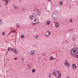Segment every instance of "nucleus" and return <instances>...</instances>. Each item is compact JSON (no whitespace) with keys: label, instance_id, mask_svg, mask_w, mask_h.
Segmentation results:
<instances>
[{"label":"nucleus","instance_id":"obj_17","mask_svg":"<svg viewBox=\"0 0 78 78\" xmlns=\"http://www.w3.org/2000/svg\"><path fill=\"white\" fill-rule=\"evenodd\" d=\"M66 65L68 67H70V66H69V65H70V64H69V63H68Z\"/></svg>","mask_w":78,"mask_h":78},{"label":"nucleus","instance_id":"obj_12","mask_svg":"<svg viewBox=\"0 0 78 78\" xmlns=\"http://www.w3.org/2000/svg\"><path fill=\"white\" fill-rule=\"evenodd\" d=\"M9 2V1L8 0L4 4V5H5V6H6V5H7V4H8V2Z\"/></svg>","mask_w":78,"mask_h":78},{"label":"nucleus","instance_id":"obj_38","mask_svg":"<svg viewBox=\"0 0 78 78\" xmlns=\"http://www.w3.org/2000/svg\"><path fill=\"white\" fill-rule=\"evenodd\" d=\"M49 78H51V76L50 75H49Z\"/></svg>","mask_w":78,"mask_h":78},{"label":"nucleus","instance_id":"obj_30","mask_svg":"<svg viewBox=\"0 0 78 78\" xmlns=\"http://www.w3.org/2000/svg\"><path fill=\"white\" fill-rule=\"evenodd\" d=\"M28 67L29 68H30V64H29L28 65Z\"/></svg>","mask_w":78,"mask_h":78},{"label":"nucleus","instance_id":"obj_13","mask_svg":"<svg viewBox=\"0 0 78 78\" xmlns=\"http://www.w3.org/2000/svg\"><path fill=\"white\" fill-rule=\"evenodd\" d=\"M47 23L48 25H50V21L48 20L47 21Z\"/></svg>","mask_w":78,"mask_h":78},{"label":"nucleus","instance_id":"obj_27","mask_svg":"<svg viewBox=\"0 0 78 78\" xmlns=\"http://www.w3.org/2000/svg\"><path fill=\"white\" fill-rule=\"evenodd\" d=\"M38 36H37V35L35 37V39H37V38H38Z\"/></svg>","mask_w":78,"mask_h":78},{"label":"nucleus","instance_id":"obj_31","mask_svg":"<svg viewBox=\"0 0 78 78\" xmlns=\"http://www.w3.org/2000/svg\"><path fill=\"white\" fill-rule=\"evenodd\" d=\"M48 35H50V32H48Z\"/></svg>","mask_w":78,"mask_h":78},{"label":"nucleus","instance_id":"obj_9","mask_svg":"<svg viewBox=\"0 0 78 78\" xmlns=\"http://www.w3.org/2000/svg\"><path fill=\"white\" fill-rule=\"evenodd\" d=\"M33 17H35V14H34V15L32 16H30V19H32V18H33Z\"/></svg>","mask_w":78,"mask_h":78},{"label":"nucleus","instance_id":"obj_49","mask_svg":"<svg viewBox=\"0 0 78 78\" xmlns=\"http://www.w3.org/2000/svg\"><path fill=\"white\" fill-rule=\"evenodd\" d=\"M23 59H22V60H23Z\"/></svg>","mask_w":78,"mask_h":78},{"label":"nucleus","instance_id":"obj_24","mask_svg":"<svg viewBox=\"0 0 78 78\" xmlns=\"http://www.w3.org/2000/svg\"><path fill=\"white\" fill-rule=\"evenodd\" d=\"M32 72H33V73H34V72H35V69H33L32 70Z\"/></svg>","mask_w":78,"mask_h":78},{"label":"nucleus","instance_id":"obj_2","mask_svg":"<svg viewBox=\"0 0 78 78\" xmlns=\"http://www.w3.org/2000/svg\"><path fill=\"white\" fill-rule=\"evenodd\" d=\"M37 19L36 18H33L32 20V24L33 25H35L36 24H37Z\"/></svg>","mask_w":78,"mask_h":78},{"label":"nucleus","instance_id":"obj_37","mask_svg":"<svg viewBox=\"0 0 78 78\" xmlns=\"http://www.w3.org/2000/svg\"><path fill=\"white\" fill-rule=\"evenodd\" d=\"M72 31V29H71V30H69V31Z\"/></svg>","mask_w":78,"mask_h":78},{"label":"nucleus","instance_id":"obj_18","mask_svg":"<svg viewBox=\"0 0 78 78\" xmlns=\"http://www.w3.org/2000/svg\"><path fill=\"white\" fill-rule=\"evenodd\" d=\"M67 63V60H66L65 62V65H66Z\"/></svg>","mask_w":78,"mask_h":78},{"label":"nucleus","instance_id":"obj_48","mask_svg":"<svg viewBox=\"0 0 78 78\" xmlns=\"http://www.w3.org/2000/svg\"><path fill=\"white\" fill-rule=\"evenodd\" d=\"M49 75H51V73H49Z\"/></svg>","mask_w":78,"mask_h":78},{"label":"nucleus","instance_id":"obj_47","mask_svg":"<svg viewBox=\"0 0 78 78\" xmlns=\"http://www.w3.org/2000/svg\"><path fill=\"white\" fill-rule=\"evenodd\" d=\"M47 11V12H50V11Z\"/></svg>","mask_w":78,"mask_h":78},{"label":"nucleus","instance_id":"obj_28","mask_svg":"<svg viewBox=\"0 0 78 78\" xmlns=\"http://www.w3.org/2000/svg\"><path fill=\"white\" fill-rule=\"evenodd\" d=\"M18 54V51H16L15 52V54Z\"/></svg>","mask_w":78,"mask_h":78},{"label":"nucleus","instance_id":"obj_14","mask_svg":"<svg viewBox=\"0 0 78 78\" xmlns=\"http://www.w3.org/2000/svg\"><path fill=\"white\" fill-rule=\"evenodd\" d=\"M50 60H51V61H52V60H53L54 59V58L53 57L51 56L50 57Z\"/></svg>","mask_w":78,"mask_h":78},{"label":"nucleus","instance_id":"obj_16","mask_svg":"<svg viewBox=\"0 0 78 78\" xmlns=\"http://www.w3.org/2000/svg\"><path fill=\"white\" fill-rule=\"evenodd\" d=\"M19 23H17L16 24V27H18V28H19L20 26H19Z\"/></svg>","mask_w":78,"mask_h":78},{"label":"nucleus","instance_id":"obj_41","mask_svg":"<svg viewBox=\"0 0 78 78\" xmlns=\"http://www.w3.org/2000/svg\"><path fill=\"white\" fill-rule=\"evenodd\" d=\"M19 2L20 3H21V1L20 0L19 1Z\"/></svg>","mask_w":78,"mask_h":78},{"label":"nucleus","instance_id":"obj_6","mask_svg":"<svg viewBox=\"0 0 78 78\" xmlns=\"http://www.w3.org/2000/svg\"><path fill=\"white\" fill-rule=\"evenodd\" d=\"M58 23H55V28H58Z\"/></svg>","mask_w":78,"mask_h":78},{"label":"nucleus","instance_id":"obj_26","mask_svg":"<svg viewBox=\"0 0 78 78\" xmlns=\"http://www.w3.org/2000/svg\"><path fill=\"white\" fill-rule=\"evenodd\" d=\"M5 32H2V35L3 36H4V35H5Z\"/></svg>","mask_w":78,"mask_h":78},{"label":"nucleus","instance_id":"obj_23","mask_svg":"<svg viewBox=\"0 0 78 78\" xmlns=\"http://www.w3.org/2000/svg\"><path fill=\"white\" fill-rule=\"evenodd\" d=\"M16 51V49H15L14 50H13V52H14V53H15Z\"/></svg>","mask_w":78,"mask_h":78},{"label":"nucleus","instance_id":"obj_43","mask_svg":"<svg viewBox=\"0 0 78 78\" xmlns=\"http://www.w3.org/2000/svg\"><path fill=\"white\" fill-rule=\"evenodd\" d=\"M7 0H3V1H6Z\"/></svg>","mask_w":78,"mask_h":78},{"label":"nucleus","instance_id":"obj_11","mask_svg":"<svg viewBox=\"0 0 78 78\" xmlns=\"http://www.w3.org/2000/svg\"><path fill=\"white\" fill-rule=\"evenodd\" d=\"M10 50H11V51H12V50H13V49L12 48L10 49V48H9V47L8 48V51H9Z\"/></svg>","mask_w":78,"mask_h":78},{"label":"nucleus","instance_id":"obj_32","mask_svg":"<svg viewBox=\"0 0 78 78\" xmlns=\"http://www.w3.org/2000/svg\"><path fill=\"white\" fill-rule=\"evenodd\" d=\"M72 19L69 20L70 22H72Z\"/></svg>","mask_w":78,"mask_h":78},{"label":"nucleus","instance_id":"obj_7","mask_svg":"<svg viewBox=\"0 0 78 78\" xmlns=\"http://www.w3.org/2000/svg\"><path fill=\"white\" fill-rule=\"evenodd\" d=\"M55 72H56V71L55 70H54L53 71V73L55 76H56L57 75V74H56V73H55Z\"/></svg>","mask_w":78,"mask_h":78},{"label":"nucleus","instance_id":"obj_33","mask_svg":"<svg viewBox=\"0 0 78 78\" xmlns=\"http://www.w3.org/2000/svg\"><path fill=\"white\" fill-rule=\"evenodd\" d=\"M48 2H51V0H47Z\"/></svg>","mask_w":78,"mask_h":78},{"label":"nucleus","instance_id":"obj_10","mask_svg":"<svg viewBox=\"0 0 78 78\" xmlns=\"http://www.w3.org/2000/svg\"><path fill=\"white\" fill-rule=\"evenodd\" d=\"M37 15L38 16H41V12L40 11H37Z\"/></svg>","mask_w":78,"mask_h":78},{"label":"nucleus","instance_id":"obj_19","mask_svg":"<svg viewBox=\"0 0 78 78\" xmlns=\"http://www.w3.org/2000/svg\"><path fill=\"white\" fill-rule=\"evenodd\" d=\"M58 76V78H61V74H59Z\"/></svg>","mask_w":78,"mask_h":78},{"label":"nucleus","instance_id":"obj_36","mask_svg":"<svg viewBox=\"0 0 78 78\" xmlns=\"http://www.w3.org/2000/svg\"><path fill=\"white\" fill-rule=\"evenodd\" d=\"M73 41H74L75 40V37H73Z\"/></svg>","mask_w":78,"mask_h":78},{"label":"nucleus","instance_id":"obj_22","mask_svg":"<svg viewBox=\"0 0 78 78\" xmlns=\"http://www.w3.org/2000/svg\"><path fill=\"white\" fill-rule=\"evenodd\" d=\"M12 33H16V30H12Z\"/></svg>","mask_w":78,"mask_h":78},{"label":"nucleus","instance_id":"obj_25","mask_svg":"<svg viewBox=\"0 0 78 78\" xmlns=\"http://www.w3.org/2000/svg\"><path fill=\"white\" fill-rule=\"evenodd\" d=\"M57 73L61 74V72H59V71H57Z\"/></svg>","mask_w":78,"mask_h":78},{"label":"nucleus","instance_id":"obj_3","mask_svg":"<svg viewBox=\"0 0 78 78\" xmlns=\"http://www.w3.org/2000/svg\"><path fill=\"white\" fill-rule=\"evenodd\" d=\"M52 19L53 20H57V15H56L55 14H53L52 16Z\"/></svg>","mask_w":78,"mask_h":78},{"label":"nucleus","instance_id":"obj_5","mask_svg":"<svg viewBox=\"0 0 78 78\" xmlns=\"http://www.w3.org/2000/svg\"><path fill=\"white\" fill-rule=\"evenodd\" d=\"M34 51L33 50H32L30 51V55H34Z\"/></svg>","mask_w":78,"mask_h":78},{"label":"nucleus","instance_id":"obj_4","mask_svg":"<svg viewBox=\"0 0 78 78\" xmlns=\"http://www.w3.org/2000/svg\"><path fill=\"white\" fill-rule=\"evenodd\" d=\"M72 67H73V69H76V66H75L74 63L73 64Z\"/></svg>","mask_w":78,"mask_h":78},{"label":"nucleus","instance_id":"obj_15","mask_svg":"<svg viewBox=\"0 0 78 78\" xmlns=\"http://www.w3.org/2000/svg\"><path fill=\"white\" fill-rule=\"evenodd\" d=\"M59 4L60 6H61V5H62V2L61 1H60L59 2Z\"/></svg>","mask_w":78,"mask_h":78},{"label":"nucleus","instance_id":"obj_35","mask_svg":"<svg viewBox=\"0 0 78 78\" xmlns=\"http://www.w3.org/2000/svg\"><path fill=\"white\" fill-rule=\"evenodd\" d=\"M17 59V58H15L14 60H16V59Z\"/></svg>","mask_w":78,"mask_h":78},{"label":"nucleus","instance_id":"obj_20","mask_svg":"<svg viewBox=\"0 0 78 78\" xmlns=\"http://www.w3.org/2000/svg\"><path fill=\"white\" fill-rule=\"evenodd\" d=\"M21 39H23V37H24V35H22L21 36Z\"/></svg>","mask_w":78,"mask_h":78},{"label":"nucleus","instance_id":"obj_46","mask_svg":"<svg viewBox=\"0 0 78 78\" xmlns=\"http://www.w3.org/2000/svg\"><path fill=\"white\" fill-rule=\"evenodd\" d=\"M7 54H8V53L6 52V54H5V55H7Z\"/></svg>","mask_w":78,"mask_h":78},{"label":"nucleus","instance_id":"obj_40","mask_svg":"<svg viewBox=\"0 0 78 78\" xmlns=\"http://www.w3.org/2000/svg\"><path fill=\"white\" fill-rule=\"evenodd\" d=\"M66 43L68 42V41H67V40H66Z\"/></svg>","mask_w":78,"mask_h":78},{"label":"nucleus","instance_id":"obj_44","mask_svg":"<svg viewBox=\"0 0 78 78\" xmlns=\"http://www.w3.org/2000/svg\"><path fill=\"white\" fill-rule=\"evenodd\" d=\"M0 8H2V5H0Z\"/></svg>","mask_w":78,"mask_h":78},{"label":"nucleus","instance_id":"obj_21","mask_svg":"<svg viewBox=\"0 0 78 78\" xmlns=\"http://www.w3.org/2000/svg\"><path fill=\"white\" fill-rule=\"evenodd\" d=\"M45 35H46V37H48V33L47 32L45 34Z\"/></svg>","mask_w":78,"mask_h":78},{"label":"nucleus","instance_id":"obj_34","mask_svg":"<svg viewBox=\"0 0 78 78\" xmlns=\"http://www.w3.org/2000/svg\"><path fill=\"white\" fill-rule=\"evenodd\" d=\"M76 58H78V55H76Z\"/></svg>","mask_w":78,"mask_h":78},{"label":"nucleus","instance_id":"obj_45","mask_svg":"<svg viewBox=\"0 0 78 78\" xmlns=\"http://www.w3.org/2000/svg\"><path fill=\"white\" fill-rule=\"evenodd\" d=\"M6 53H8V51H7Z\"/></svg>","mask_w":78,"mask_h":78},{"label":"nucleus","instance_id":"obj_39","mask_svg":"<svg viewBox=\"0 0 78 78\" xmlns=\"http://www.w3.org/2000/svg\"><path fill=\"white\" fill-rule=\"evenodd\" d=\"M11 34V32H9V33L8 34L9 35H10Z\"/></svg>","mask_w":78,"mask_h":78},{"label":"nucleus","instance_id":"obj_42","mask_svg":"<svg viewBox=\"0 0 78 78\" xmlns=\"http://www.w3.org/2000/svg\"><path fill=\"white\" fill-rule=\"evenodd\" d=\"M66 78H70V77L69 76H68L66 77Z\"/></svg>","mask_w":78,"mask_h":78},{"label":"nucleus","instance_id":"obj_29","mask_svg":"<svg viewBox=\"0 0 78 78\" xmlns=\"http://www.w3.org/2000/svg\"><path fill=\"white\" fill-rule=\"evenodd\" d=\"M2 23V21L1 20H0V25Z\"/></svg>","mask_w":78,"mask_h":78},{"label":"nucleus","instance_id":"obj_8","mask_svg":"<svg viewBox=\"0 0 78 78\" xmlns=\"http://www.w3.org/2000/svg\"><path fill=\"white\" fill-rule=\"evenodd\" d=\"M13 7L14 9H17V6H16V5H13Z\"/></svg>","mask_w":78,"mask_h":78},{"label":"nucleus","instance_id":"obj_1","mask_svg":"<svg viewBox=\"0 0 78 78\" xmlns=\"http://www.w3.org/2000/svg\"><path fill=\"white\" fill-rule=\"evenodd\" d=\"M71 56H73V55H78V50L76 49H73L71 50Z\"/></svg>","mask_w":78,"mask_h":78}]
</instances>
